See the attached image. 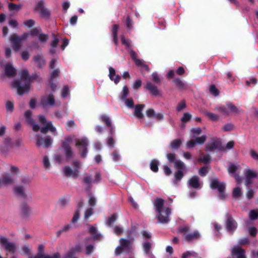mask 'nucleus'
Returning <instances> with one entry per match:
<instances>
[{"instance_id": "e2e57ef3", "label": "nucleus", "mask_w": 258, "mask_h": 258, "mask_svg": "<svg viewBox=\"0 0 258 258\" xmlns=\"http://www.w3.org/2000/svg\"><path fill=\"white\" fill-rule=\"evenodd\" d=\"M191 117V115L188 113H185L184 114L183 116L181 118V121L183 122H186L189 121Z\"/></svg>"}, {"instance_id": "8fccbe9b", "label": "nucleus", "mask_w": 258, "mask_h": 258, "mask_svg": "<svg viewBox=\"0 0 258 258\" xmlns=\"http://www.w3.org/2000/svg\"><path fill=\"white\" fill-rule=\"evenodd\" d=\"M128 94V89L126 86L123 87L122 90L120 93V98L122 100L126 99V97Z\"/></svg>"}, {"instance_id": "a211bd4d", "label": "nucleus", "mask_w": 258, "mask_h": 258, "mask_svg": "<svg viewBox=\"0 0 258 258\" xmlns=\"http://www.w3.org/2000/svg\"><path fill=\"white\" fill-rule=\"evenodd\" d=\"M130 53L132 59L134 60L135 63L137 66L141 67V68L143 70H146L147 71V72L149 71V69L148 67L146 64L144 63V62L142 60L138 59L137 54L135 52H134L133 50H130Z\"/></svg>"}, {"instance_id": "f704fd0d", "label": "nucleus", "mask_w": 258, "mask_h": 258, "mask_svg": "<svg viewBox=\"0 0 258 258\" xmlns=\"http://www.w3.org/2000/svg\"><path fill=\"white\" fill-rule=\"evenodd\" d=\"M28 258H60V256L58 253H54L51 255L38 253V254L34 256H29Z\"/></svg>"}, {"instance_id": "f3484780", "label": "nucleus", "mask_w": 258, "mask_h": 258, "mask_svg": "<svg viewBox=\"0 0 258 258\" xmlns=\"http://www.w3.org/2000/svg\"><path fill=\"white\" fill-rule=\"evenodd\" d=\"M36 145L38 147H44L47 148L50 146L52 143V140L50 137L46 136L44 138L37 135Z\"/></svg>"}, {"instance_id": "a18cd8bd", "label": "nucleus", "mask_w": 258, "mask_h": 258, "mask_svg": "<svg viewBox=\"0 0 258 258\" xmlns=\"http://www.w3.org/2000/svg\"><path fill=\"white\" fill-rule=\"evenodd\" d=\"M7 112L11 113L14 110V103L11 101H8L6 103Z\"/></svg>"}, {"instance_id": "de8ad7c7", "label": "nucleus", "mask_w": 258, "mask_h": 258, "mask_svg": "<svg viewBox=\"0 0 258 258\" xmlns=\"http://www.w3.org/2000/svg\"><path fill=\"white\" fill-rule=\"evenodd\" d=\"M53 39L51 43V46L52 48L50 49V52L51 53L54 52V49L55 48V47L56 46V45H57V44L59 42V39L57 37H56L55 36L53 35Z\"/></svg>"}, {"instance_id": "aec40b11", "label": "nucleus", "mask_w": 258, "mask_h": 258, "mask_svg": "<svg viewBox=\"0 0 258 258\" xmlns=\"http://www.w3.org/2000/svg\"><path fill=\"white\" fill-rule=\"evenodd\" d=\"M20 210L21 214L24 217H28L32 214L31 207L26 203H23L21 204Z\"/></svg>"}, {"instance_id": "58836bf2", "label": "nucleus", "mask_w": 258, "mask_h": 258, "mask_svg": "<svg viewBox=\"0 0 258 258\" xmlns=\"http://www.w3.org/2000/svg\"><path fill=\"white\" fill-rule=\"evenodd\" d=\"M206 115L209 119L214 121H216L219 119V116L218 115L212 112H206Z\"/></svg>"}, {"instance_id": "2eb2a0df", "label": "nucleus", "mask_w": 258, "mask_h": 258, "mask_svg": "<svg viewBox=\"0 0 258 258\" xmlns=\"http://www.w3.org/2000/svg\"><path fill=\"white\" fill-rule=\"evenodd\" d=\"M239 167V165L231 164L228 168L229 174L234 177L238 184L241 183L242 181V178L236 173Z\"/></svg>"}, {"instance_id": "39448f33", "label": "nucleus", "mask_w": 258, "mask_h": 258, "mask_svg": "<svg viewBox=\"0 0 258 258\" xmlns=\"http://www.w3.org/2000/svg\"><path fill=\"white\" fill-rule=\"evenodd\" d=\"M164 201L161 199H157L154 204L156 212L158 213L157 218L162 224H166L169 221V216L171 213L168 207L164 206Z\"/></svg>"}, {"instance_id": "c756f323", "label": "nucleus", "mask_w": 258, "mask_h": 258, "mask_svg": "<svg viewBox=\"0 0 258 258\" xmlns=\"http://www.w3.org/2000/svg\"><path fill=\"white\" fill-rule=\"evenodd\" d=\"M144 105H136L133 109H134V114L139 119H141L143 117V114L142 111L144 107Z\"/></svg>"}, {"instance_id": "4c0bfd02", "label": "nucleus", "mask_w": 258, "mask_h": 258, "mask_svg": "<svg viewBox=\"0 0 258 258\" xmlns=\"http://www.w3.org/2000/svg\"><path fill=\"white\" fill-rule=\"evenodd\" d=\"M118 29V25H114L112 28V35L113 37V41L115 45L117 44L118 39H117V30Z\"/></svg>"}, {"instance_id": "ea45409f", "label": "nucleus", "mask_w": 258, "mask_h": 258, "mask_svg": "<svg viewBox=\"0 0 258 258\" xmlns=\"http://www.w3.org/2000/svg\"><path fill=\"white\" fill-rule=\"evenodd\" d=\"M249 218L251 220H255L258 218V210H251L248 213Z\"/></svg>"}, {"instance_id": "09e8293b", "label": "nucleus", "mask_w": 258, "mask_h": 258, "mask_svg": "<svg viewBox=\"0 0 258 258\" xmlns=\"http://www.w3.org/2000/svg\"><path fill=\"white\" fill-rule=\"evenodd\" d=\"M125 105L128 108L133 109L135 107L134 100L132 98H127L124 100Z\"/></svg>"}, {"instance_id": "f03ea898", "label": "nucleus", "mask_w": 258, "mask_h": 258, "mask_svg": "<svg viewBox=\"0 0 258 258\" xmlns=\"http://www.w3.org/2000/svg\"><path fill=\"white\" fill-rule=\"evenodd\" d=\"M32 112L30 110H27L24 114L25 118L32 127V130L34 132L40 131L43 134H46L48 131H50L54 135L56 134V128L54 127L51 121L46 120L44 116L40 115L38 116V121L40 125L35 123L34 120L31 117Z\"/></svg>"}, {"instance_id": "9b49d317", "label": "nucleus", "mask_w": 258, "mask_h": 258, "mask_svg": "<svg viewBox=\"0 0 258 258\" xmlns=\"http://www.w3.org/2000/svg\"><path fill=\"white\" fill-rule=\"evenodd\" d=\"M28 36V34L24 33L21 36H18L16 34L11 36L10 40L12 44L13 48L18 51L20 49V45L22 41L26 39Z\"/></svg>"}, {"instance_id": "49530a36", "label": "nucleus", "mask_w": 258, "mask_h": 258, "mask_svg": "<svg viewBox=\"0 0 258 258\" xmlns=\"http://www.w3.org/2000/svg\"><path fill=\"white\" fill-rule=\"evenodd\" d=\"M181 144V141L179 139H177L173 141L170 143V147L172 149H177L180 146Z\"/></svg>"}, {"instance_id": "7c9ffc66", "label": "nucleus", "mask_w": 258, "mask_h": 258, "mask_svg": "<svg viewBox=\"0 0 258 258\" xmlns=\"http://www.w3.org/2000/svg\"><path fill=\"white\" fill-rule=\"evenodd\" d=\"M146 88L152 95L156 96L159 94V91L156 86L149 81L147 82Z\"/></svg>"}, {"instance_id": "a878e982", "label": "nucleus", "mask_w": 258, "mask_h": 258, "mask_svg": "<svg viewBox=\"0 0 258 258\" xmlns=\"http://www.w3.org/2000/svg\"><path fill=\"white\" fill-rule=\"evenodd\" d=\"M109 77L111 81H113L115 84H117L120 80V77L116 74L115 70L112 67L109 68Z\"/></svg>"}, {"instance_id": "0eeeda50", "label": "nucleus", "mask_w": 258, "mask_h": 258, "mask_svg": "<svg viewBox=\"0 0 258 258\" xmlns=\"http://www.w3.org/2000/svg\"><path fill=\"white\" fill-rule=\"evenodd\" d=\"M73 164L74 167L73 169L69 166L63 167V173L67 177L77 178L80 174L79 169L81 167V163L78 161H74Z\"/></svg>"}, {"instance_id": "774afa93", "label": "nucleus", "mask_w": 258, "mask_h": 258, "mask_svg": "<svg viewBox=\"0 0 258 258\" xmlns=\"http://www.w3.org/2000/svg\"><path fill=\"white\" fill-rule=\"evenodd\" d=\"M38 37L39 38V41L42 43L46 42L47 40V35L44 34H42L41 33L38 35Z\"/></svg>"}, {"instance_id": "473e14b6", "label": "nucleus", "mask_w": 258, "mask_h": 258, "mask_svg": "<svg viewBox=\"0 0 258 258\" xmlns=\"http://www.w3.org/2000/svg\"><path fill=\"white\" fill-rule=\"evenodd\" d=\"M5 72L6 75L11 76L16 73V70L10 63L7 64L5 67Z\"/></svg>"}, {"instance_id": "69168bd1", "label": "nucleus", "mask_w": 258, "mask_h": 258, "mask_svg": "<svg viewBox=\"0 0 258 258\" xmlns=\"http://www.w3.org/2000/svg\"><path fill=\"white\" fill-rule=\"evenodd\" d=\"M142 85V81L140 79L137 80L133 84V87L135 89H138Z\"/></svg>"}, {"instance_id": "6ab92c4d", "label": "nucleus", "mask_w": 258, "mask_h": 258, "mask_svg": "<svg viewBox=\"0 0 258 258\" xmlns=\"http://www.w3.org/2000/svg\"><path fill=\"white\" fill-rule=\"evenodd\" d=\"M231 254L236 258H246L245 251L239 246L235 245L231 249Z\"/></svg>"}, {"instance_id": "3c124183", "label": "nucleus", "mask_w": 258, "mask_h": 258, "mask_svg": "<svg viewBox=\"0 0 258 258\" xmlns=\"http://www.w3.org/2000/svg\"><path fill=\"white\" fill-rule=\"evenodd\" d=\"M143 247L145 253H149L151 247V243L146 241L143 244Z\"/></svg>"}, {"instance_id": "5fc2aeb1", "label": "nucleus", "mask_w": 258, "mask_h": 258, "mask_svg": "<svg viewBox=\"0 0 258 258\" xmlns=\"http://www.w3.org/2000/svg\"><path fill=\"white\" fill-rule=\"evenodd\" d=\"M88 202L90 206H94L96 204V199L92 194L88 195Z\"/></svg>"}, {"instance_id": "4468645a", "label": "nucleus", "mask_w": 258, "mask_h": 258, "mask_svg": "<svg viewBox=\"0 0 258 258\" xmlns=\"http://www.w3.org/2000/svg\"><path fill=\"white\" fill-rule=\"evenodd\" d=\"M92 239L90 237L86 238L84 242L85 254L87 255H91L93 254L95 250V243L94 242H90Z\"/></svg>"}, {"instance_id": "79ce46f5", "label": "nucleus", "mask_w": 258, "mask_h": 258, "mask_svg": "<svg viewBox=\"0 0 258 258\" xmlns=\"http://www.w3.org/2000/svg\"><path fill=\"white\" fill-rule=\"evenodd\" d=\"M83 183L87 185H91L94 184L93 177L89 175H86L83 179Z\"/></svg>"}, {"instance_id": "13d9d810", "label": "nucleus", "mask_w": 258, "mask_h": 258, "mask_svg": "<svg viewBox=\"0 0 258 258\" xmlns=\"http://www.w3.org/2000/svg\"><path fill=\"white\" fill-rule=\"evenodd\" d=\"M69 200L66 198H62L58 201V204L59 206L63 207L68 203Z\"/></svg>"}, {"instance_id": "ddd939ff", "label": "nucleus", "mask_w": 258, "mask_h": 258, "mask_svg": "<svg viewBox=\"0 0 258 258\" xmlns=\"http://www.w3.org/2000/svg\"><path fill=\"white\" fill-rule=\"evenodd\" d=\"M55 104V100L52 94H46L41 98L40 104L44 107H52Z\"/></svg>"}, {"instance_id": "e433bc0d", "label": "nucleus", "mask_w": 258, "mask_h": 258, "mask_svg": "<svg viewBox=\"0 0 258 258\" xmlns=\"http://www.w3.org/2000/svg\"><path fill=\"white\" fill-rule=\"evenodd\" d=\"M117 219V216L116 214H113L108 217L106 220V224L108 225H111L115 224V221Z\"/></svg>"}, {"instance_id": "864d4df0", "label": "nucleus", "mask_w": 258, "mask_h": 258, "mask_svg": "<svg viewBox=\"0 0 258 258\" xmlns=\"http://www.w3.org/2000/svg\"><path fill=\"white\" fill-rule=\"evenodd\" d=\"M234 129V125L232 123H227L223 125L222 130L224 132H230Z\"/></svg>"}, {"instance_id": "f257e3e1", "label": "nucleus", "mask_w": 258, "mask_h": 258, "mask_svg": "<svg viewBox=\"0 0 258 258\" xmlns=\"http://www.w3.org/2000/svg\"><path fill=\"white\" fill-rule=\"evenodd\" d=\"M75 143L76 146L78 148L80 152L81 156L85 157L87 153V147L88 146V140L86 137H82L77 139L74 136L68 137L66 138L65 141L62 144V148L65 153L66 157L70 158L73 156V152L72 150L70 143Z\"/></svg>"}, {"instance_id": "a19ab883", "label": "nucleus", "mask_w": 258, "mask_h": 258, "mask_svg": "<svg viewBox=\"0 0 258 258\" xmlns=\"http://www.w3.org/2000/svg\"><path fill=\"white\" fill-rule=\"evenodd\" d=\"M218 146L219 142L215 141L208 143L207 145V149L208 150L211 151L216 149Z\"/></svg>"}, {"instance_id": "bf43d9fd", "label": "nucleus", "mask_w": 258, "mask_h": 258, "mask_svg": "<svg viewBox=\"0 0 258 258\" xmlns=\"http://www.w3.org/2000/svg\"><path fill=\"white\" fill-rule=\"evenodd\" d=\"M69 94V89L68 86H64L61 91V96L66 98Z\"/></svg>"}, {"instance_id": "393cba45", "label": "nucleus", "mask_w": 258, "mask_h": 258, "mask_svg": "<svg viewBox=\"0 0 258 258\" xmlns=\"http://www.w3.org/2000/svg\"><path fill=\"white\" fill-rule=\"evenodd\" d=\"M3 185H8L13 183L15 177L10 174H5L2 177Z\"/></svg>"}, {"instance_id": "6e6d98bb", "label": "nucleus", "mask_w": 258, "mask_h": 258, "mask_svg": "<svg viewBox=\"0 0 258 258\" xmlns=\"http://www.w3.org/2000/svg\"><path fill=\"white\" fill-rule=\"evenodd\" d=\"M9 9L10 11H18L21 9L20 5H16L13 4H10L9 5Z\"/></svg>"}, {"instance_id": "b1692460", "label": "nucleus", "mask_w": 258, "mask_h": 258, "mask_svg": "<svg viewBox=\"0 0 258 258\" xmlns=\"http://www.w3.org/2000/svg\"><path fill=\"white\" fill-rule=\"evenodd\" d=\"M22 141L20 139H16L12 141L10 138H7L4 141V144L6 147L9 148H12L14 147H17L21 145Z\"/></svg>"}, {"instance_id": "680f3d73", "label": "nucleus", "mask_w": 258, "mask_h": 258, "mask_svg": "<svg viewBox=\"0 0 258 258\" xmlns=\"http://www.w3.org/2000/svg\"><path fill=\"white\" fill-rule=\"evenodd\" d=\"M226 224L227 226H234L236 223L231 217H228L227 219Z\"/></svg>"}, {"instance_id": "bb28decb", "label": "nucleus", "mask_w": 258, "mask_h": 258, "mask_svg": "<svg viewBox=\"0 0 258 258\" xmlns=\"http://www.w3.org/2000/svg\"><path fill=\"white\" fill-rule=\"evenodd\" d=\"M35 10L44 16H47L49 15V11L44 8L43 2L38 3L35 7Z\"/></svg>"}, {"instance_id": "4be33fe9", "label": "nucleus", "mask_w": 258, "mask_h": 258, "mask_svg": "<svg viewBox=\"0 0 258 258\" xmlns=\"http://www.w3.org/2000/svg\"><path fill=\"white\" fill-rule=\"evenodd\" d=\"M146 115L149 118H154L158 121L163 119V114L161 113H156L152 109H149L146 111Z\"/></svg>"}, {"instance_id": "20e7f679", "label": "nucleus", "mask_w": 258, "mask_h": 258, "mask_svg": "<svg viewBox=\"0 0 258 258\" xmlns=\"http://www.w3.org/2000/svg\"><path fill=\"white\" fill-rule=\"evenodd\" d=\"M169 162L173 163L174 167L178 169V171L174 174V183L177 184L184 176V173L186 172V167L184 163L180 160H177L175 155L173 153H168L166 155Z\"/></svg>"}, {"instance_id": "7ed1b4c3", "label": "nucleus", "mask_w": 258, "mask_h": 258, "mask_svg": "<svg viewBox=\"0 0 258 258\" xmlns=\"http://www.w3.org/2000/svg\"><path fill=\"white\" fill-rule=\"evenodd\" d=\"M21 79L14 80L12 83V87L15 89L18 94L23 95L30 89V84L34 80L37 79L38 76L35 74L31 77L28 76L27 70H23L21 73Z\"/></svg>"}, {"instance_id": "cd10ccee", "label": "nucleus", "mask_w": 258, "mask_h": 258, "mask_svg": "<svg viewBox=\"0 0 258 258\" xmlns=\"http://www.w3.org/2000/svg\"><path fill=\"white\" fill-rule=\"evenodd\" d=\"M14 191L15 193L19 197L26 199L27 195L25 191L24 187L22 185H17L14 187Z\"/></svg>"}, {"instance_id": "2f4dec72", "label": "nucleus", "mask_w": 258, "mask_h": 258, "mask_svg": "<svg viewBox=\"0 0 258 258\" xmlns=\"http://www.w3.org/2000/svg\"><path fill=\"white\" fill-rule=\"evenodd\" d=\"M100 120L106 123V124L110 127V132L112 133L114 131V128L111 125V122L110 118L105 114L101 115L100 116Z\"/></svg>"}, {"instance_id": "603ef678", "label": "nucleus", "mask_w": 258, "mask_h": 258, "mask_svg": "<svg viewBox=\"0 0 258 258\" xmlns=\"http://www.w3.org/2000/svg\"><path fill=\"white\" fill-rule=\"evenodd\" d=\"M249 155L252 159L258 161V152L257 151L251 149L249 150Z\"/></svg>"}, {"instance_id": "f8f14e48", "label": "nucleus", "mask_w": 258, "mask_h": 258, "mask_svg": "<svg viewBox=\"0 0 258 258\" xmlns=\"http://www.w3.org/2000/svg\"><path fill=\"white\" fill-rule=\"evenodd\" d=\"M245 176V184L248 186L252 182V180L258 177V171L249 168L245 169L244 171Z\"/></svg>"}, {"instance_id": "052dcab7", "label": "nucleus", "mask_w": 258, "mask_h": 258, "mask_svg": "<svg viewBox=\"0 0 258 258\" xmlns=\"http://www.w3.org/2000/svg\"><path fill=\"white\" fill-rule=\"evenodd\" d=\"M43 165L46 169H48L50 167V164L48 158L47 157H44L43 159Z\"/></svg>"}, {"instance_id": "4d7b16f0", "label": "nucleus", "mask_w": 258, "mask_h": 258, "mask_svg": "<svg viewBox=\"0 0 258 258\" xmlns=\"http://www.w3.org/2000/svg\"><path fill=\"white\" fill-rule=\"evenodd\" d=\"M191 132L192 138H195L201 134V129L200 127L192 128L191 130Z\"/></svg>"}, {"instance_id": "dca6fc26", "label": "nucleus", "mask_w": 258, "mask_h": 258, "mask_svg": "<svg viewBox=\"0 0 258 258\" xmlns=\"http://www.w3.org/2000/svg\"><path fill=\"white\" fill-rule=\"evenodd\" d=\"M0 243L4 247L6 251L14 253L16 250L15 245L14 243L10 242L4 237H0Z\"/></svg>"}, {"instance_id": "72a5a7b5", "label": "nucleus", "mask_w": 258, "mask_h": 258, "mask_svg": "<svg viewBox=\"0 0 258 258\" xmlns=\"http://www.w3.org/2000/svg\"><path fill=\"white\" fill-rule=\"evenodd\" d=\"M35 63L39 68L43 66L45 63V61L43 56L40 55H37L34 57Z\"/></svg>"}, {"instance_id": "6e6552de", "label": "nucleus", "mask_w": 258, "mask_h": 258, "mask_svg": "<svg viewBox=\"0 0 258 258\" xmlns=\"http://www.w3.org/2000/svg\"><path fill=\"white\" fill-rule=\"evenodd\" d=\"M215 110L226 116L230 113L236 114L239 112V109L230 103H228L225 105L217 106L215 108Z\"/></svg>"}, {"instance_id": "1a4fd4ad", "label": "nucleus", "mask_w": 258, "mask_h": 258, "mask_svg": "<svg viewBox=\"0 0 258 258\" xmlns=\"http://www.w3.org/2000/svg\"><path fill=\"white\" fill-rule=\"evenodd\" d=\"M133 240V238H130V239L124 238L120 239V245L117 246L115 250V255H120L123 251H127L128 252L131 248Z\"/></svg>"}, {"instance_id": "412c9836", "label": "nucleus", "mask_w": 258, "mask_h": 258, "mask_svg": "<svg viewBox=\"0 0 258 258\" xmlns=\"http://www.w3.org/2000/svg\"><path fill=\"white\" fill-rule=\"evenodd\" d=\"M188 183L190 187L194 188H201L203 185L199 177L196 176H194L190 178L188 180Z\"/></svg>"}, {"instance_id": "9d476101", "label": "nucleus", "mask_w": 258, "mask_h": 258, "mask_svg": "<svg viewBox=\"0 0 258 258\" xmlns=\"http://www.w3.org/2000/svg\"><path fill=\"white\" fill-rule=\"evenodd\" d=\"M210 187L212 189H217L221 198H224L225 197L224 192L225 184L223 182H220L217 178H213L211 180Z\"/></svg>"}, {"instance_id": "c03bdc74", "label": "nucleus", "mask_w": 258, "mask_h": 258, "mask_svg": "<svg viewBox=\"0 0 258 258\" xmlns=\"http://www.w3.org/2000/svg\"><path fill=\"white\" fill-rule=\"evenodd\" d=\"M211 159L210 157L208 155H203L201 154L200 157L199 158V161L203 163H208L210 162Z\"/></svg>"}, {"instance_id": "c85d7f7f", "label": "nucleus", "mask_w": 258, "mask_h": 258, "mask_svg": "<svg viewBox=\"0 0 258 258\" xmlns=\"http://www.w3.org/2000/svg\"><path fill=\"white\" fill-rule=\"evenodd\" d=\"M89 232L93 236L94 240H100L102 239L103 236L101 234L98 233L96 227H91L89 229Z\"/></svg>"}, {"instance_id": "423d86ee", "label": "nucleus", "mask_w": 258, "mask_h": 258, "mask_svg": "<svg viewBox=\"0 0 258 258\" xmlns=\"http://www.w3.org/2000/svg\"><path fill=\"white\" fill-rule=\"evenodd\" d=\"M184 237L185 240L190 242L200 238V234L197 231H193L190 227H180L178 230Z\"/></svg>"}, {"instance_id": "338daca9", "label": "nucleus", "mask_w": 258, "mask_h": 258, "mask_svg": "<svg viewBox=\"0 0 258 258\" xmlns=\"http://www.w3.org/2000/svg\"><path fill=\"white\" fill-rule=\"evenodd\" d=\"M93 182H94V183H97L99 182V181L101 180V175H100V173L96 172L95 174L94 177H93Z\"/></svg>"}, {"instance_id": "c9c22d12", "label": "nucleus", "mask_w": 258, "mask_h": 258, "mask_svg": "<svg viewBox=\"0 0 258 258\" xmlns=\"http://www.w3.org/2000/svg\"><path fill=\"white\" fill-rule=\"evenodd\" d=\"M242 195V188L239 185H237L233 189L232 196L234 199L240 198Z\"/></svg>"}, {"instance_id": "0e129e2a", "label": "nucleus", "mask_w": 258, "mask_h": 258, "mask_svg": "<svg viewBox=\"0 0 258 258\" xmlns=\"http://www.w3.org/2000/svg\"><path fill=\"white\" fill-rule=\"evenodd\" d=\"M248 231L249 234L252 236H255L257 233V229H256L255 227H249Z\"/></svg>"}, {"instance_id": "5701e85b", "label": "nucleus", "mask_w": 258, "mask_h": 258, "mask_svg": "<svg viewBox=\"0 0 258 258\" xmlns=\"http://www.w3.org/2000/svg\"><path fill=\"white\" fill-rule=\"evenodd\" d=\"M206 139L205 136H202L200 137L197 138L196 140L191 139L186 143V147L188 148L193 147L196 144H202Z\"/></svg>"}, {"instance_id": "37998d69", "label": "nucleus", "mask_w": 258, "mask_h": 258, "mask_svg": "<svg viewBox=\"0 0 258 258\" xmlns=\"http://www.w3.org/2000/svg\"><path fill=\"white\" fill-rule=\"evenodd\" d=\"M159 161L154 159L150 163V168L154 172H157L158 170Z\"/></svg>"}]
</instances>
